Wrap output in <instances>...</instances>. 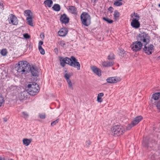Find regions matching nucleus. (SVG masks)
<instances>
[{"mask_svg": "<svg viewBox=\"0 0 160 160\" xmlns=\"http://www.w3.org/2000/svg\"><path fill=\"white\" fill-rule=\"evenodd\" d=\"M16 68L17 71L22 74H27L30 71L33 76H37L38 75V72L37 68L33 66L31 67L26 61L19 62Z\"/></svg>", "mask_w": 160, "mask_h": 160, "instance_id": "obj_1", "label": "nucleus"}, {"mask_svg": "<svg viewBox=\"0 0 160 160\" xmlns=\"http://www.w3.org/2000/svg\"><path fill=\"white\" fill-rule=\"evenodd\" d=\"M60 61L61 65L62 67H64L65 64H67L71 66L76 68L77 70L80 69V64L78 62V60L73 56H71L70 58L68 57H61L60 58Z\"/></svg>", "mask_w": 160, "mask_h": 160, "instance_id": "obj_2", "label": "nucleus"}, {"mask_svg": "<svg viewBox=\"0 0 160 160\" xmlns=\"http://www.w3.org/2000/svg\"><path fill=\"white\" fill-rule=\"evenodd\" d=\"M29 94L32 96L36 94L39 91V88L38 85L35 82H31L27 87Z\"/></svg>", "mask_w": 160, "mask_h": 160, "instance_id": "obj_3", "label": "nucleus"}, {"mask_svg": "<svg viewBox=\"0 0 160 160\" xmlns=\"http://www.w3.org/2000/svg\"><path fill=\"white\" fill-rule=\"evenodd\" d=\"M124 132V128L121 125H115L111 129V134L115 136H120Z\"/></svg>", "mask_w": 160, "mask_h": 160, "instance_id": "obj_4", "label": "nucleus"}, {"mask_svg": "<svg viewBox=\"0 0 160 160\" xmlns=\"http://www.w3.org/2000/svg\"><path fill=\"white\" fill-rule=\"evenodd\" d=\"M137 39L143 45L147 44L150 41V38L148 35L144 32L139 34L137 36Z\"/></svg>", "mask_w": 160, "mask_h": 160, "instance_id": "obj_5", "label": "nucleus"}, {"mask_svg": "<svg viewBox=\"0 0 160 160\" xmlns=\"http://www.w3.org/2000/svg\"><path fill=\"white\" fill-rule=\"evenodd\" d=\"M82 23L84 26H88L91 23V18L89 15L86 12H83L81 15Z\"/></svg>", "mask_w": 160, "mask_h": 160, "instance_id": "obj_6", "label": "nucleus"}, {"mask_svg": "<svg viewBox=\"0 0 160 160\" xmlns=\"http://www.w3.org/2000/svg\"><path fill=\"white\" fill-rule=\"evenodd\" d=\"M156 144V142L150 138H145L143 140L142 143L143 145L147 148H152Z\"/></svg>", "mask_w": 160, "mask_h": 160, "instance_id": "obj_7", "label": "nucleus"}, {"mask_svg": "<svg viewBox=\"0 0 160 160\" xmlns=\"http://www.w3.org/2000/svg\"><path fill=\"white\" fill-rule=\"evenodd\" d=\"M143 44L139 41H135L132 43L131 46V48L132 50L134 52L140 51L142 48Z\"/></svg>", "mask_w": 160, "mask_h": 160, "instance_id": "obj_8", "label": "nucleus"}, {"mask_svg": "<svg viewBox=\"0 0 160 160\" xmlns=\"http://www.w3.org/2000/svg\"><path fill=\"white\" fill-rule=\"evenodd\" d=\"M28 94L29 93L27 90L24 91L18 94L17 98L22 102V101L27 99Z\"/></svg>", "mask_w": 160, "mask_h": 160, "instance_id": "obj_9", "label": "nucleus"}, {"mask_svg": "<svg viewBox=\"0 0 160 160\" xmlns=\"http://www.w3.org/2000/svg\"><path fill=\"white\" fill-rule=\"evenodd\" d=\"M9 23L13 25H16L18 24V20L17 18L12 14L9 15V17L8 19Z\"/></svg>", "mask_w": 160, "mask_h": 160, "instance_id": "obj_10", "label": "nucleus"}, {"mask_svg": "<svg viewBox=\"0 0 160 160\" xmlns=\"http://www.w3.org/2000/svg\"><path fill=\"white\" fill-rule=\"evenodd\" d=\"M144 46L143 49L145 52L148 55L152 53V52L153 51L154 46L152 44L147 45V44L144 45Z\"/></svg>", "mask_w": 160, "mask_h": 160, "instance_id": "obj_11", "label": "nucleus"}, {"mask_svg": "<svg viewBox=\"0 0 160 160\" xmlns=\"http://www.w3.org/2000/svg\"><path fill=\"white\" fill-rule=\"evenodd\" d=\"M121 78L118 77H109L108 78L106 81L109 83H115L121 81Z\"/></svg>", "mask_w": 160, "mask_h": 160, "instance_id": "obj_12", "label": "nucleus"}, {"mask_svg": "<svg viewBox=\"0 0 160 160\" xmlns=\"http://www.w3.org/2000/svg\"><path fill=\"white\" fill-rule=\"evenodd\" d=\"M138 21V19H132L131 22V26L135 28H138L140 26V23Z\"/></svg>", "mask_w": 160, "mask_h": 160, "instance_id": "obj_13", "label": "nucleus"}, {"mask_svg": "<svg viewBox=\"0 0 160 160\" xmlns=\"http://www.w3.org/2000/svg\"><path fill=\"white\" fill-rule=\"evenodd\" d=\"M160 97V92H157L153 94L152 95L151 99V101L152 103H156V102L155 101L158 100Z\"/></svg>", "mask_w": 160, "mask_h": 160, "instance_id": "obj_14", "label": "nucleus"}, {"mask_svg": "<svg viewBox=\"0 0 160 160\" xmlns=\"http://www.w3.org/2000/svg\"><path fill=\"white\" fill-rule=\"evenodd\" d=\"M92 72L98 76H100L101 75V71L100 69L97 68L95 66H92L91 68Z\"/></svg>", "mask_w": 160, "mask_h": 160, "instance_id": "obj_15", "label": "nucleus"}, {"mask_svg": "<svg viewBox=\"0 0 160 160\" xmlns=\"http://www.w3.org/2000/svg\"><path fill=\"white\" fill-rule=\"evenodd\" d=\"M60 20L62 23H67L69 22V18L66 14H64L61 16Z\"/></svg>", "mask_w": 160, "mask_h": 160, "instance_id": "obj_16", "label": "nucleus"}, {"mask_svg": "<svg viewBox=\"0 0 160 160\" xmlns=\"http://www.w3.org/2000/svg\"><path fill=\"white\" fill-rule=\"evenodd\" d=\"M68 31L65 28H62L58 32L59 36L61 37L65 36L67 33Z\"/></svg>", "mask_w": 160, "mask_h": 160, "instance_id": "obj_17", "label": "nucleus"}, {"mask_svg": "<svg viewBox=\"0 0 160 160\" xmlns=\"http://www.w3.org/2000/svg\"><path fill=\"white\" fill-rule=\"evenodd\" d=\"M142 119L141 116H139L135 118L133 121L132 122L133 125H136L138 124Z\"/></svg>", "mask_w": 160, "mask_h": 160, "instance_id": "obj_18", "label": "nucleus"}, {"mask_svg": "<svg viewBox=\"0 0 160 160\" xmlns=\"http://www.w3.org/2000/svg\"><path fill=\"white\" fill-rule=\"evenodd\" d=\"M68 11L73 14H76L77 13V9L75 7L73 6H69L68 7Z\"/></svg>", "mask_w": 160, "mask_h": 160, "instance_id": "obj_19", "label": "nucleus"}, {"mask_svg": "<svg viewBox=\"0 0 160 160\" xmlns=\"http://www.w3.org/2000/svg\"><path fill=\"white\" fill-rule=\"evenodd\" d=\"M32 141V139H28L27 138H24L22 140L23 144L26 146H28Z\"/></svg>", "mask_w": 160, "mask_h": 160, "instance_id": "obj_20", "label": "nucleus"}, {"mask_svg": "<svg viewBox=\"0 0 160 160\" xmlns=\"http://www.w3.org/2000/svg\"><path fill=\"white\" fill-rule=\"evenodd\" d=\"M114 64V62H104L102 63V65L104 67H110L113 65Z\"/></svg>", "mask_w": 160, "mask_h": 160, "instance_id": "obj_21", "label": "nucleus"}, {"mask_svg": "<svg viewBox=\"0 0 160 160\" xmlns=\"http://www.w3.org/2000/svg\"><path fill=\"white\" fill-rule=\"evenodd\" d=\"M52 3L53 2L52 0H46L44 2V4L49 8L51 7Z\"/></svg>", "mask_w": 160, "mask_h": 160, "instance_id": "obj_22", "label": "nucleus"}, {"mask_svg": "<svg viewBox=\"0 0 160 160\" xmlns=\"http://www.w3.org/2000/svg\"><path fill=\"white\" fill-rule=\"evenodd\" d=\"M53 9L56 11H59L60 10V6L58 4H55L52 7Z\"/></svg>", "mask_w": 160, "mask_h": 160, "instance_id": "obj_23", "label": "nucleus"}, {"mask_svg": "<svg viewBox=\"0 0 160 160\" xmlns=\"http://www.w3.org/2000/svg\"><path fill=\"white\" fill-rule=\"evenodd\" d=\"M104 95V94L102 93H100L98 94L97 97V101L98 102H101L102 101V99L101 97H103Z\"/></svg>", "mask_w": 160, "mask_h": 160, "instance_id": "obj_24", "label": "nucleus"}, {"mask_svg": "<svg viewBox=\"0 0 160 160\" xmlns=\"http://www.w3.org/2000/svg\"><path fill=\"white\" fill-rule=\"evenodd\" d=\"M31 11L30 10H26L24 11V15L26 16H28L27 18H31L32 16L31 15Z\"/></svg>", "mask_w": 160, "mask_h": 160, "instance_id": "obj_25", "label": "nucleus"}, {"mask_svg": "<svg viewBox=\"0 0 160 160\" xmlns=\"http://www.w3.org/2000/svg\"><path fill=\"white\" fill-rule=\"evenodd\" d=\"M28 22V23L31 26H33V24L32 22V18H27L26 19Z\"/></svg>", "mask_w": 160, "mask_h": 160, "instance_id": "obj_26", "label": "nucleus"}, {"mask_svg": "<svg viewBox=\"0 0 160 160\" xmlns=\"http://www.w3.org/2000/svg\"><path fill=\"white\" fill-rule=\"evenodd\" d=\"M65 72H66V73L64 75V77L66 79V81H67L68 80H70L69 79V78L71 77V75H70L68 74L67 70L65 71Z\"/></svg>", "mask_w": 160, "mask_h": 160, "instance_id": "obj_27", "label": "nucleus"}, {"mask_svg": "<svg viewBox=\"0 0 160 160\" xmlns=\"http://www.w3.org/2000/svg\"><path fill=\"white\" fill-rule=\"evenodd\" d=\"M119 13L117 10H115L114 14V17L115 19L116 20L119 17Z\"/></svg>", "mask_w": 160, "mask_h": 160, "instance_id": "obj_28", "label": "nucleus"}, {"mask_svg": "<svg viewBox=\"0 0 160 160\" xmlns=\"http://www.w3.org/2000/svg\"><path fill=\"white\" fill-rule=\"evenodd\" d=\"M22 113V117L25 119H26L28 118L29 114L28 112H23Z\"/></svg>", "mask_w": 160, "mask_h": 160, "instance_id": "obj_29", "label": "nucleus"}, {"mask_svg": "<svg viewBox=\"0 0 160 160\" xmlns=\"http://www.w3.org/2000/svg\"><path fill=\"white\" fill-rule=\"evenodd\" d=\"M68 85L69 88L72 90H73L72 84L70 80L67 81Z\"/></svg>", "mask_w": 160, "mask_h": 160, "instance_id": "obj_30", "label": "nucleus"}, {"mask_svg": "<svg viewBox=\"0 0 160 160\" xmlns=\"http://www.w3.org/2000/svg\"><path fill=\"white\" fill-rule=\"evenodd\" d=\"M103 19L109 23H111L113 22L112 20L110 19L107 18L103 17Z\"/></svg>", "mask_w": 160, "mask_h": 160, "instance_id": "obj_31", "label": "nucleus"}, {"mask_svg": "<svg viewBox=\"0 0 160 160\" xmlns=\"http://www.w3.org/2000/svg\"><path fill=\"white\" fill-rule=\"evenodd\" d=\"M121 1L118 0L114 2V5L116 6H120L122 5V3Z\"/></svg>", "mask_w": 160, "mask_h": 160, "instance_id": "obj_32", "label": "nucleus"}, {"mask_svg": "<svg viewBox=\"0 0 160 160\" xmlns=\"http://www.w3.org/2000/svg\"><path fill=\"white\" fill-rule=\"evenodd\" d=\"M0 53L2 55L5 56L7 55L8 52L6 49H3L1 50Z\"/></svg>", "mask_w": 160, "mask_h": 160, "instance_id": "obj_33", "label": "nucleus"}, {"mask_svg": "<svg viewBox=\"0 0 160 160\" xmlns=\"http://www.w3.org/2000/svg\"><path fill=\"white\" fill-rule=\"evenodd\" d=\"M38 49L41 54L42 55L44 54L45 53V51L44 49L42 48V47L38 48Z\"/></svg>", "mask_w": 160, "mask_h": 160, "instance_id": "obj_34", "label": "nucleus"}, {"mask_svg": "<svg viewBox=\"0 0 160 160\" xmlns=\"http://www.w3.org/2000/svg\"><path fill=\"white\" fill-rule=\"evenodd\" d=\"M135 126L132 124V122L131 124H129L126 128V129L127 130H130L133 127Z\"/></svg>", "mask_w": 160, "mask_h": 160, "instance_id": "obj_35", "label": "nucleus"}, {"mask_svg": "<svg viewBox=\"0 0 160 160\" xmlns=\"http://www.w3.org/2000/svg\"><path fill=\"white\" fill-rule=\"evenodd\" d=\"M39 116L40 118L42 119H45L46 118V115L44 113L39 114Z\"/></svg>", "mask_w": 160, "mask_h": 160, "instance_id": "obj_36", "label": "nucleus"}, {"mask_svg": "<svg viewBox=\"0 0 160 160\" xmlns=\"http://www.w3.org/2000/svg\"><path fill=\"white\" fill-rule=\"evenodd\" d=\"M108 59H114V55L113 53H110L108 56Z\"/></svg>", "mask_w": 160, "mask_h": 160, "instance_id": "obj_37", "label": "nucleus"}, {"mask_svg": "<svg viewBox=\"0 0 160 160\" xmlns=\"http://www.w3.org/2000/svg\"><path fill=\"white\" fill-rule=\"evenodd\" d=\"M133 15L134 17L136 18H133L132 19H138V20H139V19L140 18L139 16V15L137 13H136L135 12L133 13Z\"/></svg>", "mask_w": 160, "mask_h": 160, "instance_id": "obj_38", "label": "nucleus"}, {"mask_svg": "<svg viewBox=\"0 0 160 160\" xmlns=\"http://www.w3.org/2000/svg\"><path fill=\"white\" fill-rule=\"evenodd\" d=\"M4 100L2 96H0V107L1 106L2 104L4 102Z\"/></svg>", "mask_w": 160, "mask_h": 160, "instance_id": "obj_39", "label": "nucleus"}, {"mask_svg": "<svg viewBox=\"0 0 160 160\" xmlns=\"http://www.w3.org/2000/svg\"><path fill=\"white\" fill-rule=\"evenodd\" d=\"M59 119H57L56 120L52 122L51 123V125L52 126H54L58 122Z\"/></svg>", "mask_w": 160, "mask_h": 160, "instance_id": "obj_40", "label": "nucleus"}, {"mask_svg": "<svg viewBox=\"0 0 160 160\" xmlns=\"http://www.w3.org/2000/svg\"><path fill=\"white\" fill-rule=\"evenodd\" d=\"M58 43L62 47H64L66 45V43L63 41H60Z\"/></svg>", "mask_w": 160, "mask_h": 160, "instance_id": "obj_41", "label": "nucleus"}, {"mask_svg": "<svg viewBox=\"0 0 160 160\" xmlns=\"http://www.w3.org/2000/svg\"><path fill=\"white\" fill-rule=\"evenodd\" d=\"M119 55L121 56H122L125 53V51L123 49H120L119 50Z\"/></svg>", "mask_w": 160, "mask_h": 160, "instance_id": "obj_42", "label": "nucleus"}, {"mask_svg": "<svg viewBox=\"0 0 160 160\" xmlns=\"http://www.w3.org/2000/svg\"><path fill=\"white\" fill-rule=\"evenodd\" d=\"M91 143V142L89 140L86 141V146L87 147H89V146L90 145Z\"/></svg>", "mask_w": 160, "mask_h": 160, "instance_id": "obj_43", "label": "nucleus"}, {"mask_svg": "<svg viewBox=\"0 0 160 160\" xmlns=\"http://www.w3.org/2000/svg\"><path fill=\"white\" fill-rule=\"evenodd\" d=\"M4 9V6L3 4L0 3V12H2Z\"/></svg>", "mask_w": 160, "mask_h": 160, "instance_id": "obj_44", "label": "nucleus"}, {"mask_svg": "<svg viewBox=\"0 0 160 160\" xmlns=\"http://www.w3.org/2000/svg\"><path fill=\"white\" fill-rule=\"evenodd\" d=\"M156 106L158 109L160 110V101L158 102L156 104Z\"/></svg>", "mask_w": 160, "mask_h": 160, "instance_id": "obj_45", "label": "nucleus"}, {"mask_svg": "<svg viewBox=\"0 0 160 160\" xmlns=\"http://www.w3.org/2000/svg\"><path fill=\"white\" fill-rule=\"evenodd\" d=\"M23 36L24 38L26 39L29 38L30 37L29 35L27 33L24 34Z\"/></svg>", "mask_w": 160, "mask_h": 160, "instance_id": "obj_46", "label": "nucleus"}, {"mask_svg": "<svg viewBox=\"0 0 160 160\" xmlns=\"http://www.w3.org/2000/svg\"><path fill=\"white\" fill-rule=\"evenodd\" d=\"M43 44V42L41 41H40L39 42L38 44V48L40 47H42V45Z\"/></svg>", "mask_w": 160, "mask_h": 160, "instance_id": "obj_47", "label": "nucleus"}, {"mask_svg": "<svg viewBox=\"0 0 160 160\" xmlns=\"http://www.w3.org/2000/svg\"><path fill=\"white\" fill-rule=\"evenodd\" d=\"M44 35L43 34H41L40 35V38L42 39H43L44 38Z\"/></svg>", "mask_w": 160, "mask_h": 160, "instance_id": "obj_48", "label": "nucleus"}, {"mask_svg": "<svg viewBox=\"0 0 160 160\" xmlns=\"http://www.w3.org/2000/svg\"><path fill=\"white\" fill-rule=\"evenodd\" d=\"M54 51L56 54H58V49L57 48H55L54 49Z\"/></svg>", "mask_w": 160, "mask_h": 160, "instance_id": "obj_49", "label": "nucleus"}, {"mask_svg": "<svg viewBox=\"0 0 160 160\" xmlns=\"http://www.w3.org/2000/svg\"><path fill=\"white\" fill-rule=\"evenodd\" d=\"M97 1V0H91V2H92L93 3L94 5H95L96 4Z\"/></svg>", "mask_w": 160, "mask_h": 160, "instance_id": "obj_50", "label": "nucleus"}, {"mask_svg": "<svg viewBox=\"0 0 160 160\" xmlns=\"http://www.w3.org/2000/svg\"><path fill=\"white\" fill-rule=\"evenodd\" d=\"M112 9H113L111 7H109V11H111Z\"/></svg>", "mask_w": 160, "mask_h": 160, "instance_id": "obj_51", "label": "nucleus"}, {"mask_svg": "<svg viewBox=\"0 0 160 160\" xmlns=\"http://www.w3.org/2000/svg\"><path fill=\"white\" fill-rule=\"evenodd\" d=\"M3 120H4V121L5 122H6L7 121V119L6 118H4L3 119Z\"/></svg>", "mask_w": 160, "mask_h": 160, "instance_id": "obj_52", "label": "nucleus"}, {"mask_svg": "<svg viewBox=\"0 0 160 160\" xmlns=\"http://www.w3.org/2000/svg\"><path fill=\"white\" fill-rule=\"evenodd\" d=\"M0 160H5V159L4 158H0Z\"/></svg>", "mask_w": 160, "mask_h": 160, "instance_id": "obj_53", "label": "nucleus"}, {"mask_svg": "<svg viewBox=\"0 0 160 160\" xmlns=\"http://www.w3.org/2000/svg\"><path fill=\"white\" fill-rule=\"evenodd\" d=\"M130 16H131V17L133 18V17L134 16L133 13L131 14Z\"/></svg>", "mask_w": 160, "mask_h": 160, "instance_id": "obj_54", "label": "nucleus"}, {"mask_svg": "<svg viewBox=\"0 0 160 160\" xmlns=\"http://www.w3.org/2000/svg\"><path fill=\"white\" fill-rule=\"evenodd\" d=\"M158 7H160V4H159L158 5Z\"/></svg>", "mask_w": 160, "mask_h": 160, "instance_id": "obj_55", "label": "nucleus"}, {"mask_svg": "<svg viewBox=\"0 0 160 160\" xmlns=\"http://www.w3.org/2000/svg\"><path fill=\"white\" fill-rule=\"evenodd\" d=\"M158 58H160V56L158 57Z\"/></svg>", "mask_w": 160, "mask_h": 160, "instance_id": "obj_56", "label": "nucleus"}, {"mask_svg": "<svg viewBox=\"0 0 160 160\" xmlns=\"http://www.w3.org/2000/svg\"><path fill=\"white\" fill-rule=\"evenodd\" d=\"M11 160H13V159H11Z\"/></svg>", "mask_w": 160, "mask_h": 160, "instance_id": "obj_57", "label": "nucleus"}]
</instances>
